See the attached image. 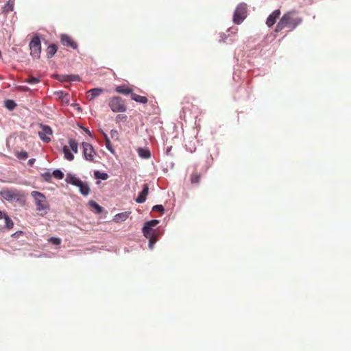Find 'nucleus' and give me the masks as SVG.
Wrapping results in <instances>:
<instances>
[{"instance_id": "obj_4", "label": "nucleus", "mask_w": 351, "mask_h": 351, "mask_svg": "<svg viewBox=\"0 0 351 351\" xmlns=\"http://www.w3.org/2000/svg\"><path fill=\"white\" fill-rule=\"evenodd\" d=\"M108 106L114 112H124L127 110L124 101L120 97H112L110 98Z\"/></svg>"}, {"instance_id": "obj_31", "label": "nucleus", "mask_w": 351, "mask_h": 351, "mask_svg": "<svg viewBox=\"0 0 351 351\" xmlns=\"http://www.w3.org/2000/svg\"><path fill=\"white\" fill-rule=\"evenodd\" d=\"M52 174L55 178L58 180L62 179L64 177L63 173L59 169L54 170Z\"/></svg>"}, {"instance_id": "obj_36", "label": "nucleus", "mask_w": 351, "mask_h": 351, "mask_svg": "<svg viewBox=\"0 0 351 351\" xmlns=\"http://www.w3.org/2000/svg\"><path fill=\"white\" fill-rule=\"evenodd\" d=\"M49 241L54 245H60L61 243V240L56 237H51Z\"/></svg>"}, {"instance_id": "obj_32", "label": "nucleus", "mask_w": 351, "mask_h": 351, "mask_svg": "<svg viewBox=\"0 0 351 351\" xmlns=\"http://www.w3.org/2000/svg\"><path fill=\"white\" fill-rule=\"evenodd\" d=\"M16 157L21 160H26L28 158V154L25 151H22L16 154Z\"/></svg>"}, {"instance_id": "obj_5", "label": "nucleus", "mask_w": 351, "mask_h": 351, "mask_svg": "<svg viewBox=\"0 0 351 351\" xmlns=\"http://www.w3.org/2000/svg\"><path fill=\"white\" fill-rule=\"evenodd\" d=\"M247 14V5L245 3L239 4L234 13L233 21L236 24H240L245 19Z\"/></svg>"}, {"instance_id": "obj_28", "label": "nucleus", "mask_w": 351, "mask_h": 351, "mask_svg": "<svg viewBox=\"0 0 351 351\" xmlns=\"http://www.w3.org/2000/svg\"><path fill=\"white\" fill-rule=\"evenodd\" d=\"M1 194L6 199H11L14 197L13 193L8 190L2 191Z\"/></svg>"}, {"instance_id": "obj_25", "label": "nucleus", "mask_w": 351, "mask_h": 351, "mask_svg": "<svg viewBox=\"0 0 351 351\" xmlns=\"http://www.w3.org/2000/svg\"><path fill=\"white\" fill-rule=\"evenodd\" d=\"M14 3L13 1L9 0L3 6V12L5 13H8L13 10Z\"/></svg>"}, {"instance_id": "obj_33", "label": "nucleus", "mask_w": 351, "mask_h": 351, "mask_svg": "<svg viewBox=\"0 0 351 351\" xmlns=\"http://www.w3.org/2000/svg\"><path fill=\"white\" fill-rule=\"evenodd\" d=\"M159 223V221L157 219H153L149 221H147L145 225L149 226V228H153V227L157 226Z\"/></svg>"}, {"instance_id": "obj_11", "label": "nucleus", "mask_w": 351, "mask_h": 351, "mask_svg": "<svg viewBox=\"0 0 351 351\" xmlns=\"http://www.w3.org/2000/svg\"><path fill=\"white\" fill-rule=\"evenodd\" d=\"M280 10H274L267 19L266 24L268 27L273 26L276 22V19L280 16Z\"/></svg>"}, {"instance_id": "obj_14", "label": "nucleus", "mask_w": 351, "mask_h": 351, "mask_svg": "<svg viewBox=\"0 0 351 351\" xmlns=\"http://www.w3.org/2000/svg\"><path fill=\"white\" fill-rule=\"evenodd\" d=\"M103 92H104V90L102 88H92L87 92V93H86L87 98L89 100H93L96 97L101 95Z\"/></svg>"}, {"instance_id": "obj_38", "label": "nucleus", "mask_w": 351, "mask_h": 351, "mask_svg": "<svg viewBox=\"0 0 351 351\" xmlns=\"http://www.w3.org/2000/svg\"><path fill=\"white\" fill-rule=\"evenodd\" d=\"M126 117H127L124 114H119L116 117V119H117V121H119V120L125 121L126 119Z\"/></svg>"}, {"instance_id": "obj_24", "label": "nucleus", "mask_w": 351, "mask_h": 351, "mask_svg": "<svg viewBox=\"0 0 351 351\" xmlns=\"http://www.w3.org/2000/svg\"><path fill=\"white\" fill-rule=\"evenodd\" d=\"M90 206L95 210L96 213H101L102 212V207L99 206L96 202L91 200L88 202Z\"/></svg>"}, {"instance_id": "obj_2", "label": "nucleus", "mask_w": 351, "mask_h": 351, "mask_svg": "<svg viewBox=\"0 0 351 351\" xmlns=\"http://www.w3.org/2000/svg\"><path fill=\"white\" fill-rule=\"evenodd\" d=\"M31 196L34 198L36 210L38 211L45 210V213L49 210V204L47 201L45 195L38 191H34L31 193Z\"/></svg>"}, {"instance_id": "obj_34", "label": "nucleus", "mask_w": 351, "mask_h": 351, "mask_svg": "<svg viewBox=\"0 0 351 351\" xmlns=\"http://www.w3.org/2000/svg\"><path fill=\"white\" fill-rule=\"evenodd\" d=\"M26 82L29 84H34L38 83L40 82V80L37 77L31 76V77H28V79L26 80Z\"/></svg>"}, {"instance_id": "obj_18", "label": "nucleus", "mask_w": 351, "mask_h": 351, "mask_svg": "<svg viewBox=\"0 0 351 351\" xmlns=\"http://www.w3.org/2000/svg\"><path fill=\"white\" fill-rule=\"evenodd\" d=\"M129 215H130V213H128V212H123V213L117 214L114 216V221L117 223L124 221L128 218Z\"/></svg>"}, {"instance_id": "obj_17", "label": "nucleus", "mask_w": 351, "mask_h": 351, "mask_svg": "<svg viewBox=\"0 0 351 351\" xmlns=\"http://www.w3.org/2000/svg\"><path fill=\"white\" fill-rule=\"evenodd\" d=\"M62 152L64 153V157L66 160L72 161L74 159V155L71 152L69 145H64L62 148Z\"/></svg>"}, {"instance_id": "obj_40", "label": "nucleus", "mask_w": 351, "mask_h": 351, "mask_svg": "<svg viewBox=\"0 0 351 351\" xmlns=\"http://www.w3.org/2000/svg\"><path fill=\"white\" fill-rule=\"evenodd\" d=\"M84 130L89 135H90V132L87 128H84Z\"/></svg>"}, {"instance_id": "obj_7", "label": "nucleus", "mask_w": 351, "mask_h": 351, "mask_svg": "<svg viewBox=\"0 0 351 351\" xmlns=\"http://www.w3.org/2000/svg\"><path fill=\"white\" fill-rule=\"evenodd\" d=\"M82 147L85 159L90 162L93 161L96 153L92 145L88 143L84 142L82 143Z\"/></svg>"}, {"instance_id": "obj_8", "label": "nucleus", "mask_w": 351, "mask_h": 351, "mask_svg": "<svg viewBox=\"0 0 351 351\" xmlns=\"http://www.w3.org/2000/svg\"><path fill=\"white\" fill-rule=\"evenodd\" d=\"M41 130L38 132L40 138L45 143L51 141L50 136L52 135V130L49 126L40 125Z\"/></svg>"}, {"instance_id": "obj_6", "label": "nucleus", "mask_w": 351, "mask_h": 351, "mask_svg": "<svg viewBox=\"0 0 351 351\" xmlns=\"http://www.w3.org/2000/svg\"><path fill=\"white\" fill-rule=\"evenodd\" d=\"M31 56L34 58H39L41 53V43L39 37L35 36L29 43Z\"/></svg>"}, {"instance_id": "obj_41", "label": "nucleus", "mask_w": 351, "mask_h": 351, "mask_svg": "<svg viewBox=\"0 0 351 351\" xmlns=\"http://www.w3.org/2000/svg\"><path fill=\"white\" fill-rule=\"evenodd\" d=\"M29 163H32V162H34V159H31V160H29Z\"/></svg>"}, {"instance_id": "obj_29", "label": "nucleus", "mask_w": 351, "mask_h": 351, "mask_svg": "<svg viewBox=\"0 0 351 351\" xmlns=\"http://www.w3.org/2000/svg\"><path fill=\"white\" fill-rule=\"evenodd\" d=\"M16 104L15 103L14 101L13 100H7L5 101V106L8 109V110H13L15 107H16Z\"/></svg>"}, {"instance_id": "obj_12", "label": "nucleus", "mask_w": 351, "mask_h": 351, "mask_svg": "<svg viewBox=\"0 0 351 351\" xmlns=\"http://www.w3.org/2000/svg\"><path fill=\"white\" fill-rule=\"evenodd\" d=\"M149 192V186L147 184H145L143 185V188L142 191L139 193L137 198L136 199V202L138 203H143L146 200L147 195H148Z\"/></svg>"}, {"instance_id": "obj_15", "label": "nucleus", "mask_w": 351, "mask_h": 351, "mask_svg": "<svg viewBox=\"0 0 351 351\" xmlns=\"http://www.w3.org/2000/svg\"><path fill=\"white\" fill-rule=\"evenodd\" d=\"M137 153L143 159H148L151 157V152L147 147H138Z\"/></svg>"}, {"instance_id": "obj_20", "label": "nucleus", "mask_w": 351, "mask_h": 351, "mask_svg": "<svg viewBox=\"0 0 351 351\" xmlns=\"http://www.w3.org/2000/svg\"><path fill=\"white\" fill-rule=\"evenodd\" d=\"M58 50V47L56 44H51L47 49V58H50L55 55Z\"/></svg>"}, {"instance_id": "obj_3", "label": "nucleus", "mask_w": 351, "mask_h": 351, "mask_svg": "<svg viewBox=\"0 0 351 351\" xmlns=\"http://www.w3.org/2000/svg\"><path fill=\"white\" fill-rule=\"evenodd\" d=\"M66 182L79 188L80 192L84 195L89 194L90 189L87 183L82 182L81 180L72 174H68L66 178Z\"/></svg>"}, {"instance_id": "obj_13", "label": "nucleus", "mask_w": 351, "mask_h": 351, "mask_svg": "<svg viewBox=\"0 0 351 351\" xmlns=\"http://www.w3.org/2000/svg\"><path fill=\"white\" fill-rule=\"evenodd\" d=\"M183 104L184 107L182 111V116L184 117V119L186 117L188 111H190V107H192L193 108L197 110V108L196 106L191 104L189 99H184Z\"/></svg>"}, {"instance_id": "obj_16", "label": "nucleus", "mask_w": 351, "mask_h": 351, "mask_svg": "<svg viewBox=\"0 0 351 351\" xmlns=\"http://www.w3.org/2000/svg\"><path fill=\"white\" fill-rule=\"evenodd\" d=\"M115 90H116V92H117L119 93L125 95H129V94L132 95V93H133L132 89L126 85L118 86L116 87Z\"/></svg>"}, {"instance_id": "obj_10", "label": "nucleus", "mask_w": 351, "mask_h": 351, "mask_svg": "<svg viewBox=\"0 0 351 351\" xmlns=\"http://www.w3.org/2000/svg\"><path fill=\"white\" fill-rule=\"evenodd\" d=\"M60 41L64 46L71 47L73 49H77L78 47L77 43L69 35L62 34Z\"/></svg>"}, {"instance_id": "obj_21", "label": "nucleus", "mask_w": 351, "mask_h": 351, "mask_svg": "<svg viewBox=\"0 0 351 351\" xmlns=\"http://www.w3.org/2000/svg\"><path fill=\"white\" fill-rule=\"evenodd\" d=\"M69 147L73 153L77 154L78 152V144L75 139L70 138L68 141Z\"/></svg>"}, {"instance_id": "obj_19", "label": "nucleus", "mask_w": 351, "mask_h": 351, "mask_svg": "<svg viewBox=\"0 0 351 351\" xmlns=\"http://www.w3.org/2000/svg\"><path fill=\"white\" fill-rule=\"evenodd\" d=\"M131 98L132 100H134L136 102L141 103V104H147L148 101V99L146 97L141 96V95H137L136 93H132Z\"/></svg>"}, {"instance_id": "obj_27", "label": "nucleus", "mask_w": 351, "mask_h": 351, "mask_svg": "<svg viewBox=\"0 0 351 351\" xmlns=\"http://www.w3.org/2000/svg\"><path fill=\"white\" fill-rule=\"evenodd\" d=\"M104 138H105V143H106V148L111 152V153H114V149L112 148V146L111 145V143H110V141L108 138V136H107L106 134L104 133Z\"/></svg>"}, {"instance_id": "obj_37", "label": "nucleus", "mask_w": 351, "mask_h": 351, "mask_svg": "<svg viewBox=\"0 0 351 351\" xmlns=\"http://www.w3.org/2000/svg\"><path fill=\"white\" fill-rule=\"evenodd\" d=\"M110 136H111L112 138L118 139L119 138V133H118L117 130H112L110 131Z\"/></svg>"}, {"instance_id": "obj_1", "label": "nucleus", "mask_w": 351, "mask_h": 351, "mask_svg": "<svg viewBox=\"0 0 351 351\" xmlns=\"http://www.w3.org/2000/svg\"><path fill=\"white\" fill-rule=\"evenodd\" d=\"M303 19L295 10H291L285 13L276 26L275 31L279 32L285 28H289L290 30L294 29L299 25Z\"/></svg>"}, {"instance_id": "obj_30", "label": "nucleus", "mask_w": 351, "mask_h": 351, "mask_svg": "<svg viewBox=\"0 0 351 351\" xmlns=\"http://www.w3.org/2000/svg\"><path fill=\"white\" fill-rule=\"evenodd\" d=\"M4 219L5 221L6 228L9 230L12 229L14 226V223L12 220L8 215L5 217Z\"/></svg>"}, {"instance_id": "obj_23", "label": "nucleus", "mask_w": 351, "mask_h": 351, "mask_svg": "<svg viewBox=\"0 0 351 351\" xmlns=\"http://www.w3.org/2000/svg\"><path fill=\"white\" fill-rule=\"evenodd\" d=\"M201 174L197 172H193L191 176V182L192 184H199L200 182Z\"/></svg>"}, {"instance_id": "obj_9", "label": "nucleus", "mask_w": 351, "mask_h": 351, "mask_svg": "<svg viewBox=\"0 0 351 351\" xmlns=\"http://www.w3.org/2000/svg\"><path fill=\"white\" fill-rule=\"evenodd\" d=\"M143 232L144 236L149 241V247H152L153 245L156 242V238L153 228L144 225Z\"/></svg>"}, {"instance_id": "obj_26", "label": "nucleus", "mask_w": 351, "mask_h": 351, "mask_svg": "<svg viewBox=\"0 0 351 351\" xmlns=\"http://www.w3.org/2000/svg\"><path fill=\"white\" fill-rule=\"evenodd\" d=\"M94 176L96 179H101L102 180H106L108 178V176L107 173H101L99 171H95Z\"/></svg>"}, {"instance_id": "obj_39", "label": "nucleus", "mask_w": 351, "mask_h": 351, "mask_svg": "<svg viewBox=\"0 0 351 351\" xmlns=\"http://www.w3.org/2000/svg\"><path fill=\"white\" fill-rule=\"evenodd\" d=\"M6 215H7L6 214L3 213L2 211L0 210V219H3V218H5V217Z\"/></svg>"}, {"instance_id": "obj_22", "label": "nucleus", "mask_w": 351, "mask_h": 351, "mask_svg": "<svg viewBox=\"0 0 351 351\" xmlns=\"http://www.w3.org/2000/svg\"><path fill=\"white\" fill-rule=\"evenodd\" d=\"M80 78L78 75H63L60 78H59V80L60 81H67V82H71V81H80Z\"/></svg>"}, {"instance_id": "obj_42", "label": "nucleus", "mask_w": 351, "mask_h": 351, "mask_svg": "<svg viewBox=\"0 0 351 351\" xmlns=\"http://www.w3.org/2000/svg\"><path fill=\"white\" fill-rule=\"evenodd\" d=\"M2 58L1 51H0V58Z\"/></svg>"}, {"instance_id": "obj_35", "label": "nucleus", "mask_w": 351, "mask_h": 351, "mask_svg": "<svg viewBox=\"0 0 351 351\" xmlns=\"http://www.w3.org/2000/svg\"><path fill=\"white\" fill-rule=\"evenodd\" d=\"M153 211L163 213L164 207L162 205H156L152 208Z\"/></svg>"}]
</instances>
